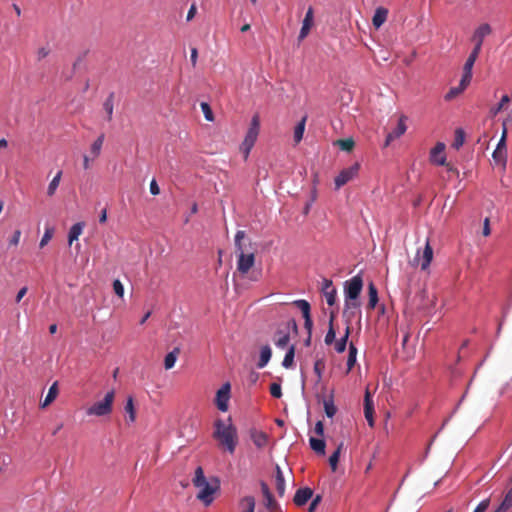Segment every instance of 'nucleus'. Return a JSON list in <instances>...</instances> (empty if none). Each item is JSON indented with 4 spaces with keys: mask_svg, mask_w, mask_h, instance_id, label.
<instances>
[{
    "mask_svg": "<svg viewBox=\"0 0 512 512\" xmlns=\"http://www.w3.org/2000/svg\"><path fill=\"white\" fill-rule=\"evenodd\" d=\"M246 233L243 230L237 231L235 235V248L237 253V270L242 275L247 274L255 264V253L250 251L251 241L248 245L244 243Z\"/></svg>",
    "mask_w": 512,
    "mask_h": 512,
    "instance_id": "nucleus-1",
    "label": "nucleus"
},
{
    "mask_svg": "<svg viewBox=\"0 0 512 512\" xmlns=\"http://www.w3.org/2000/svg\"><path fill=\"white\" fill-rule=\"evenodd\" d=\"M214 427L213 437L229 453L233 454L238 442L236 428L232 424L226 425L221 419L215 421Z\"/></svg>",
    "mask_w": 512,
    "mask_h": 512,
    "instance_id": "nucleus-2",
    "label": "nucleus"
},
{
    "mask_svg": "<svg viewBox=\"0 0 512 512\" xmlns=\"http://www.w3.org/2000/svg\"><path fill=\"white\" fill-rule=\"evenodd\" d=\"M363 288V280L360 275H356L345 283V309L344 315L349 309L359 307L358 297Z\"/></svg>",
    "mask_w": 512,
    "mask_h": 512,
    "instance_id": "nucleus-3",
    "label": "nucleus"
},
{
    "mask_svg": "<svg viewBox=\"0 0 512 512\" xmlns=\"http://www.w3.org/2000/svg\"><path fill=\"white\" fill-rule=\"evenodd\" d=\"M193 484L199 489L198 499H200L205 506H208L213 501V494L215 493L218 486H212L207 482L202 467H197L195 470V476L193 478Z\"/></svg>",
    "mask_w": 512,
    "mask_h": 512,
    "instance_id": "nucleus-4",
    "label": "nucleus"
},
{
    "mask_svg": "<svg viewBox=\"0 0 512 512\" xmlns=\"http://www.w3.org/2000/svg\"><path fill=\"white\" fill-rule=\"evenodd\" d=\"M114 399L115 391L111 390L105 394L101 401H97L87 408L86 414L97 417L110 415L113 411Z\"/></svg>",
    "mask_w": 512,
    "mask_h": 512,
    "instance_id": "nucleus-5",
    "label": "nucleus"
},
{
    "mask_svg": "<svg viewBox=\"0 0 512 512\" xmlns=\"http://www.w3.org/2000/svg\"><path fill=\"white\" fill-rule=\"evenodd\" d=\"M290 329L297 332L298 327L295 320L291 319L278 325L274 335V343L279 348H284L290 340Z\"/></svg>",
    "mask_w": 512,
    "mask_h": 512,
    "instance_id": "nucleus-6",
    "label": "nucleus"
},
{
    "mask_svg": "<svg viewBox=\"0 0 512 512\" xmlns=\"http://www.w3.org/2000/svg\"><path fill=\"white\" fill-rule=\"evenodd\" d=\"M359 170L360 164L357 162L351 165L350 167L341 170L334 180L335 188L340 189L349 181L353 180L358 175Z\"/></svg>",
    "mask_w": 512,
    "mask_h": 512,
    "instance_id": "nucleus-7",
    "label": "nucleus"
},
{
    "mask_svg": "<svg viewBox=\"0 0 512 512\" xmlns=\"http://www.w3.org/2000/svg\"><path fill=\"white\" fill-rule=\"evenodd\" d=\"M432 259H433V249H432L429 241L427 240L422 254H420V250H418L415 258L411 261V265L412 266L420 265L422 270H426L429 267Z\"/></svg>",
    "mask_w": 512,
    "mask_h": 512,
    "instance_id": "nucleus-8",
    "label": "nucleus"
},
{
    "mask_svg": "<svg viewBox=\"0 0 512 512\" xmlns=\"http://www.w3.org/2000/svg\"><path fill=\"white\" fill-rule=\"evenodd\" d=\"M444 150L445 144L438 142L430 152V161L440 166L446 165ZM447 167L449 171L457 172V170L453 169L449 164H447Z\"/></svg>",
    "mask_w": 512,
    "mask_h": 512,
    "instance_id": "nucleus-9",
    "label": "nucleus"
},
{
    "mask_svg": "<svg viewBox=\"0 0 512 512\" xmlns=\"http://www.w3.org/2000/svg\"><path fill=\"white\" fill-rule=\"evenodd\" d=\"M230 384L225 383L222 385V387L217 391L216 398H215V404L217 408L222 411L226 412L228 410V402L230 399Z\"/></svg>",
    "mask_w": 512,
    "mask_h": 512,
    "instance_id": "nucleus-10",
    "label": "nucleus"
},
{
    "mask_svg": "<svg viewBox=\"0 0 512 512\" xmlns=\"http://www.w3.org/2000/svg\"><path fill=\"white\" fill-rule=\"evenodd\" d=\"M407 116L406 115H401L399 117V120H398V123H397V126L394 130H392L390 133L387 134L386 136V139H385V143H384V147H388L392 141L400 138L407 130V125H406V121H407Z\"/></svg>",
    "mask_w": 512,
    "mask_h": 512,
    "instance_id": "nucleus-11",
    "label": "nucleus"
},
{
    "mask_svg": "<svg viewBox=\"0 0 512 512\" xmlns=\"http://www.w3.org/2000/svg\"><path fill=\"white\" fill-rule=\"evenodd\" d=\"M294 305L297 306L301 310L303 318L305 320L304 327H305V329L308 330L309 334H311L313 322H312L311 315H310L311 307H310L309 302L304 299H300V300L294 301Z\"/></svg>",
    "mask_w": 512,
    "mask_h": 512,
    "instance_id": "nucleus-12",
    "label": "nucleus"
},
{
    "mask_svg": "<svg viewBox=\"0 0 512 512\" xmlns=\"http://www.w3.org/2000/svg\"><path fill=\"white\" fill-rule=\"evenodd\" d=\"M313 23H314V11H313L312 7H309L305 14V17L303 19V22H302V27H301V30H300V33L298 36L299 42H301L308 36V34L313 26Z\"/></svg>",
    "mask_w": 512,
    "mask_h": 512,
    "instance_id": "nucleus-13",
    "label": "nucleus"
},
{
    "mask_svg": "<svg viewBox=\"0 0 512 512\" xmlns=\"http://www.w3.org/2000/svg\"><path fill=\"white\" fill-rule=\"evenodd\" d=\"M322 291L326 298V302L329 306H333L336 302L337 291L333 287V283L330 279H324L322 283Z\"/></svg>",
    "mask_w": 512,
    "mask_h": 512,
    "instance_id": "nucleus-14",
    "label": "nucleus"
},
{
    "mask_svg": "<svg viewBox=\"0 0 512 512\" xmlns=\"http://www.w3.org/2000/svg\"><path fill=\"white\" fill-rule=\"evenodd\" d=\"M373 414H374L373 400H372V396H371L369 390L367 389L365 392V397H364V415H365V418L370 427L374 426Z\"/></svg>",
    "mask_w": 512,
    "mask_h": 512,
    "instance_id": "nucleus-15",
    "label": "nucleus"
},
{
    "mask_svg": "<svg viewBox=\"0 0 512 512\" xmlns=\"http://www.w3.org/2000/svg\"><path fill=\"white\" fill-rule=\"evenodd\" d=\"M313 496V490L309 487L300 488L296 491L293 501L297 507L304 506Z\"/></svg>",
    "mask_w": 512,
    "mask_h": 512,
    "instance_id": "nucleus-16",
    "label": "nucleus"
},
{
    "mask_svg": "<svg viewBox=\"0 0 512 512\" xmlns=\"http://www.w3.org/2000/svg\"><path fill=\"white\" fill-rule=\"evenodd\" d=\"M477 58L474 55H469L467 58L464 67H463V75H462V84L469 85L472 79V69L475 64Z\"/></svg>",
    "mask_w": 512,
    "mask_h": 512,
    "instance_id": "nucleus-17",
    "label": "nucleus"
},
{
    "mask_svg": "<svg viewBox=\"0 0 512 512\" xmlns=\"http://www.w3.org/2000/svg\"><path fill=\"white\" fill-rule=\"evenodd\" d=\"M259 130H260V119H259L258 115H254L252 117L250 127L246 133L245 138L248 140H251L253 142H256L257 137L259 135Z\"/></svg>",
    "mask_w": 512,
    "mask_h": 512,
    "instance_id": "nucleus-18",
    "label": "nucleus"
},
{
    "mask_svg": "<svg viewBox=\"0 0 512 512\" xmlns=\"http://www.w3.org/2000/svg\"><path fill=\"white\" fill-rule=\"evenodd\" d=\"M275 470H276L275 471V479H274L275 489H276L277 494L280 497H282L285 494V479H284V475H283V472H282V470H281L279 465H276Z\"/></svg>",
    "mask_w": 512,
    "mask_h": 512,
    "instance_id": "nucleus-19",
    "label": "nucleus"
},
{
    "mask_svg": "<svg viewBox=\"0 0 512 512\" xmlns=\"http://www.w3.org/2000/svg\"><path fill=\"white\" fill-rule=\"evenodd\" d=\"M261 491L264 497V505L268 510L276 508V501L274 500L268 485L265 482H261Z\"/></svg>",
    "mask_w": 512,
    "mask_h": 512,
    "instance_id": "nucleus-20",
    "label": "nucleus"
},
{
    "mask_svg": "<svg viewBox=\"0 0 512 512\" xmlns=\"http://www.w3.org/2000/svg\"><path fill=\"white\" fill-rule=\"evenodd\" d=\"M491 33V27L489 24L484 23L480 25L474 32L472 40L477 43L483 44L484 38Z\"/></svg>",
    "mask_w": 512,
    "mask_h": 512,
    "instance_id": "nucleus-21",
    "label": "nucleus"
},
{
    "mask_svg": "<svg viewBox=\"0 0 512 512\" xmlns=\"http://www.w3.org/2000/svg\"><path fill=\"white\" fill-rule=\"evenodd\" d=\"M388 10L384 7H378L372 18L373 26L378 29L380 28L387 19Z\"/></svg>",
    "mask_w": 512,
    "mask_h": 512,
    "instance_id": "nucleus-22",
    "label": "nucleus"
},
{
    "mask_svg": "<svg viewBox=\"0 0 512 512\" xmlns=\"http://www.w3.org/2000/svg\"><path fill=\"white\" fill-rule=\"evenodd\" d=\"M85 227L84 222H78L72 225L68 233V244L72 245V243L78 240L79 236L82 234L83 229Z\"/></svg>",
    "mask_w": 512,
    "mask_h": 512,
    "instance_id": "nucleus-23",
    "label": "nucleus"
},
{
    "mask_svg": "<svg viewBox=\"0 0 512 512\" xmlns=\"http://www.w3.org/2000/svg\"><path fill=\"white\" fill-rule=\"evenodd\" d=\"M271 356H272V350H271L270 346L269 345L262 346L261 350H260V357H259V361L257 363V367L259 369L264 368L270 361Z\"/></svg>",
    "mask_w": 512,
    "mask_h": 512,
    "instance_id": "nucleus-24",
    "label": "nucleus"
},
{
    "mask_svg": "<svg viewBox=\"0 0 512 512\" xmlns=\"http://www.w3.org/2000/svg\"><path fill=\"white\" fill-rule=\"evenodd\" d=\"M251 439L258 448H263L268 443L267 434L262 431L254 430L251 432Z\"/></svg>",
    "mask_w": 512,
    "mask_h": 512,
    "instance_id": "nucleus-25",
    "label": "nucleus"
},
{
    "mask_svg": "<svg viewBox=\"0 0 512 512\" xmlns=\"http://www.w3.org/2000/svg\"><path fill=\"white\" fill-rule=\"evenodd\" d=\"M57 395H58V383L54 382L50 386L48 393H47L44 401L41 404V407L42 408L47 407L49 404H51L56 399Z\"/></svg>",
    "mask_w": 512,
    "mask_h": 512,
    "instance_id": "nucleus-26",
    "label": "nucleus"
},
{
    "mask_svg": "<svg viewBox=\"0 0 512 512\" xmlns=\"http://www.w3.org/2000/svg\"><path fill=\"white\" fill-rule=\"evenodd\" d=\"M179 353H180V349L178 347H176L165 356L164 367L166 370L172 369L174 367Z\"/></svg>",
    "mask_w": 512,
    "mask_h": 512,
    "instance_id": "nucleus-27",
    "label": "nucleus"
},
{
    "mask_svg": "<svg viewBox=\"0 0 512 512\" xmlns=\"http://www.w3.org/2000/svg\"><path fill=\"white\" fill-rule=\"evenodd\" d=\"M309 443H310L311 449L315 453L320 454V455H324L325 454L326 444H325V441L323 439H317V438L311 437L309 439Z\"/></svg>",
    "mask_w": 512,
    "mask_h": 512,
    "instance_id": "nucleus-28",
    "label": "nucleus"
},
{
    "mask_svg": "<svg viewBox=\"0 0 512 512\" xmlns=\"http://www.w3.org/2000/svg\"><path fill=\"white\" fill-rule=\"evenodd\" d=\"M368 295H369V301L367 308L369 310H373L376 307V304L378 302V292L373 283H370L368 286Z\"/></svg>",
    "mask_w": 512,
    "mask_h": 512,
    "instance_id": "nucleus-29",
    "label": "nucleus"
},
{
    "mask_svg": "<svg viewBox=\"0 0 512 512\" xmlns=\"http://www.w3.org/2000/svg\"><path fill=\"white\" fill-rule=\"evenodd\" d=\"M104 143V134H101L91 145L90 153L92 155V159H96L99 157L101 153V149Z\"/></svg>",
    "mask_w": 512,
    "mask_h": 512,
    "instance_id": "nucleus-30",
    "label": "nucleus"
},
{
    "mask_svg": "<svg viewBox=\"0 0 512 512\" xmlns=\"http://www.w3.org/2000/svg\"><path fill=\"white\" fill-rule=\"evenodd\" d=\"M356 357H357V348L351 342L349 344V352H348V359H347V371H346V374H348L352 370V368L354 367V365L356 363Z\"/></svg>",
    "mask_w": 512,
    "mask_h": 512,
    "instance_id": "nucleus-31",
    "label": "nucleus"
},
{
    "mask_svg": "<svg viewBox=\"0 0 512 512\" xmlns=\"http://www.w3.org/2000/svg\"><path fill=\"white\" fill-rule=\"evenodd\" d=\"M61 177H62V171L60 170L50 181V183L47 187V196L52 197L56 193V190L59 187V184L61 181Z\"/></svg>",
    "mask_w": 512,
    "mask_h": 512,
    "instance_id": "nucleus-32",
    "label": "nucleus"
},
{
    "mask_svg": "<svg viewBox=\"0 0 512 512\" xmlns=\"http://www.w3.org/2000/svg\"><path fill=\"white\" fill-rule=\"evenodd\" d=\"M351 328L347 325L344 336L335 342V350L338 353H342L345 351L347 346L348 337L350 335Z\"/></svg>",
    "mask_w": 512,
    "mask_h": 512,
    "instance_id": "nucleus-33",
    "label": "nucleus"
},
{
    "mask_svg": "<svg viewBox=\"0 0 512 512\" xmlns=\"http://www.w3.org/2000/svg\"><path fill=\"white\" fill-rule=\"evenodd\" d=\"M512 510V488L507 492L505 498L495 512H507Z\"/></svg>",
    "mask_w": 512,
    "mask_h": 512,
    "instance_id": "nucleus-34",
    "label": "nucleus"
},
{
    "mask_svg": "<svg viewBox=\"0 0 512 512\" xmlns=\"http://www.w3.org/2000/svg\"><path fill=\"white\" fill-rule=\"evenodd\" d=\"M103 108L107 114V120L111 121L114 110V94L111 93L103 103Z\"/></svg>",
    "mask_w": 512,
    "mask_h": 512,
    "instance_id": "nucleus-35",
    "label": "nucleus"
},
{
    "mask_svg": "<svg viewBox=\"0 0 512 512\" xmlns=\"http://www.w3.org/2000/svg\"><path fill=\"white\" fill-rule=\"evenodd\" d=\"M242 512H254L255 499L253 496H246L240 502Z\"/></svg>",
    "mask_w": 512,
    "mask_h": 512,
    "instance_id": "nucleus-36",
    "label": "nucleus"
},
{
    "mask_svg": "<svg viewBox=\"0 0 512 512\" xmlns=\"http://www.w3.org/2000/svg\"><path fill=\"white\" fill-rule=\"evenodd\" d=\"M333 321H334V315L332 313L330 316V320H329V329H328V331L325 335V339H324V342L326 345H331L335 341V338H336V333H335V330L333 327Z\"/></svg>",
    "mask_w": 512,
    "mask_h": 512,
    "instance_id": "nucleus-37",
    "label": "nucleus"
},
{
    "mask_svg": "<svg viewBox=\"0 0 512 512\" xmlns=\"http://www.w3.org/2000/svg\"><path fill=\"white\" fill-rule=\"evenodd\" d=\"M464 142L465 132L461 128L456 129L452 147L456 150H459L463 146Z\"/></svg>",
    "mask_w": 512,
    "mask_h": 512,
    "instance_id": "nucleus-38",
    "label": "nucleus"
},
{
    "mask_svg": "<svg viewBox=\"0 0 512 512\" xmlns=\"http://www.w3.org/2000/svg\"><path fill=\"white\" fill-rule=\"evenodd\" d=\"M294 356H295V346L292 345L289 347L288 351L285 354V357L282 361V366L284 368H291L294 363Z\"/></svg>",
    "mask_w": 512,
    "mask_h": 512,
    "instance_id": "nucleus-39",
    "label": "nucleus"
},
{
    "mask_svg": "<svg viewBox=\"0 0 512 512\" xmlns=\"http://www.w3.org/2000/svg\"><path fill=\"white\" fill-rule=\"evenodd\" d=\"M306 117H303L302 120L296 125L294 129V141L295 143H299L304 134L305 130Z\"/></svg>",
    "mask_w": 512,
    "mask_h": 512,
    "instance_id": "nucleus-40",
    "label": "nucleus"
},
{
    "mask_svg": "<svg viewBox=\"0 0 512 512\" xmlns=\"http://www.w3.org/2000/svg\"><path fill=\"white\" fill-rule=\"evenodd\" d=\"M343 443L341 442L336 450L332 453V455L329 457V464L332 469V471H335L337 469V464L339 461L340 453L343 448Z\"/></svg>",
    "mask_w": 512,
    "mask_h": 512,
    "instance_id": "nucleus-41",
    "label": "nucleus"
},
{
    "mask_svg": "<svg viewBox=\"0 0 512 512\" xmlns=\"http://www.w3.org/2000/svg\"><path fill=\"white\" fill-rule=\"evenodd\" d=\"M125 411L129 415V422L133 423L136 419V410L134 407V400L131 396L127 399Z\"/></svg>",
    "mask_w": 512,
    "mask_h": 512,
    "instance_id": "nucleus-42",
    "label": "nucleus"
},
{
    "mask_svg": "<svg viewBox=\"0 0 512 512\" xmlns=\"http://www.w3.org/2000/svg\"><path fill=\"white\" fill-rule=\"evenodd\" d=\"M324 411L327 417L332 418L336 412L337 408L334 405L333 399L324 400Z\"/></svg>",
    "mask_w": 512,
    "mask_h": 512,
    "instance_id": "nucleus-43",
    "label": "nucleus"
},
{
    "mask_svg": "<svg viewBox=\"0 0 512 512\" xmlns=\"http://www.w3.org/2000/svg\"><path fill=\"white\" fill-rule=\"evenodd\" d=\"M324 369L325 361L323 359H317L313 367L314 373L317 375V382L321 381Z\"/></svg>",
    "mask_w": 512,
    "mask_h": 512,
    "instance_id": "nucleus-44",
    "label": "nucleus"
},
{
    "mask_svg": "<svg viewBox=\"0 0 512 512\" xmlns=\"http://www.w3.org/2000/svg\"><path fill=\"white\" fill-rule=\"evenodd\" d=\"M468 85H463L462 84V80L460 81V84L458 87H453L451 88L448 93L446 94L445 96V99L446 100H451L453 99L454 97H456L457 95H459L461 92H463L465 90V88L467 87Z\"/></svg>",
    "mask_w": 512,
    "mask_h": 512,
    "instance_id": "nucleus-45",
    "label": "nucleus"
},
{
    "mask_svg": "<svg viewBox=\"0 0 512 512\" xmlns=\"http://www.w3.org/2000/svg\"><path fill=\"white\" fill-rule=\"evenodd\" d=\"M510 97L508 95H503L501 100H500V103L493 107L491 110H490V113L493 115V116H496L502 109L505 105H507L509 102H510Z\"/></svg>",
    "mask_w": 512,
    "mask_h": 512,
    "instance_id": "nucleus-46",
    "label": "nucleus"
},
{
    "mask_svg": "<svg viewBox=\"0 0 512 512\" xmlns=\"http://www.w3.org/2000/svg\"><path fill=\"white\" fill-rule=\"evenodd\" d=\"M200 107L205 119L209 122H212L214 120V115L210 105L207 102H201Z\"/></svg>",
    "mask_w": 512,
    "mask_h": 512,
    "instance_id": "nucleus-47",
    "label": "nucleus"
},
{
    "mask_svg": "<svg viewBox=\"0 0 512 512\" xmlns=\"http://www.w3.org/2000/svg\"><path fill=\"white\" fill-rule=\"evenodd\" d=\"M54 233V229L51 227H48L45 229L44 235L42 236V239L40 240L39 246L40 248H43L48 244V242L52 239Z\"/></svg>",
    "mask_w": 512,
    "mask_h": 512,
    "instance_id": "nucleus-48",
    "label": "nucleus"
},
{
    "mask_svg": "<svg viewBox=\"0 0 512 512\" xmlns=\"http://www.w3.org/2000/svg\"><path fill=\"white\" fill-rule=\"evenodd\" d=\"M493 159L495 162L497 163H501L505 166L506 164V151L504 150H497L495 149V151L493 152Z\"/></svg>",
    "mask_w": 512,
    "mask_h": 512,
    "instance_id": "nucleus-49",
    "label": "nucleus"
},
{
    "mask_svg": "<svg viewBox=\"0 0 512 512\" xmlns=\"http://www.w3.org/2000/svg\"><path fill=\"white\" fill-rule=\"evenodd\" d=\"M254 144H255V142L244 138V140H243V142L241 144L240 149L243 151L245 159L248 157V155H249L252 147L254 146Z\"/></svg>",
    "mask_w": 512,
    "mask_h": 512,
    "instance_id": "nucleus-50",
    "label": "nucleus"
},
{
    "mask_svg": "<svg viewBox=\"0 0 512 512\" xmlns=\"http://www.w3.org/2000/svg\"><path fill=\"white\" fill-rule=\"evenodd\" d=\"M340 148L344 151H351L354 147V141L351 138L342 139L338 141Z\"/></svg>",
    "mask_w": 512,
    "mask_h": 512,
    "instance_id": "nucleus-51",
    "label": "nucleus"
},
{
    "mask_svg": "<svg viewBox=\"0 0 512 512\" xmlns=\"http://www.w3.org/2000/svg\"><path fill=\"white\" fill-rule=\"evenodd\" d=\"M506 139H507V128H506L505 124H503L502 135H501V138L496 147L497 150L506 151Z\"/></svg>",
    "mask_w": 512,
    "mask_h": 512,
    "instance_id": "nucleus-52",
    "label": "nucleus"
},
{
    "mask_svg": "<svg viewBox=\"0 0 512 512\" xmlns=\"http://www.w3.org/2000/svg\"><path fill=\"white\" fill-rule=\"evenodd\" d=\"M270 394L274 397V398H281L282 396V389H281V385L278 384V383H272L270 385Z\"/></svg>",
    "mask_w": 512,
    "mask_h": 512,
    "instance_id": "nucleus-53",
    "label": "nucleus"
},
{
    "mask_svg": "<svg viewBox=\"0 0 512 512\" xmlns=\"http://www.w3.org/2000/svg\"><path fill=\"white\" fill-rule=\"evenodd\" d=\"M113 290L115 292V294L119 297H123L124 295V287H123V284L121 283L120 280L116 279L114 280L113 282Z\"/></svg>",
    "mask_w": 512,
    "mask_h": 512,
    "instance_id": "nucleus-54",
    "label": "nucleus"
},
{
    "mask_svg": "<svg viewBox=\"0 0 512 512\" xmlns=\"http://www.w3.org/2000/svg\"><path fill=\"white\" fill-rule=\"evenodd\" d=\"M490 505V499H484L482 500L474 509L473 512H485Z\"/></svg>",
    "mask_w": 512,
    "mask_h": 512,
    "instance_id": "nucleus-55",
    "label": "nucleus"
},
{
    "mask_svg": "<svg viewBox=\"0 0 512 512\" xmlns=\"http://www.w3.org/2000/svg\"><path fill=\"white\" fill-rule=\"evenodd\" d=\"M321 500H322L321 495H316V496L312 499V501H311V503H310V506H309V509H308V511H307V512H314V510L317 508V506H318V504L321 502Z\"/></svg>",
    "mask_w": 512,
    "mask_h": 512,
    "instance_id": "nucleus-56",
    "label": "nucleus"
},
{
    "mask_svg": "<svg viewBox=\"0 0 512 512\" xmlns=\"http://www.w3.org/2000/svg\"><path fill=\"white\" fill-rule=\"evenodd\" d=\"M20 237H21V231L20 230H15L11 239H10V245L12 246H17L19 244V241H20Z\"/></svg>",
    "mask_w": 512,
    "mask_h": 512,
    "instance_id": "nucleus-57",
    "label": "nucleus"
},
{
    "mask_svg": "<svg viewBox=\"0 0 512 512\" xmlns=\"http://www.w3.org/2000/svg\"><path fill=\"white\" fill-rule=\"evenodd\" d=\"M150 193L152 195H158L160 193V188L156 182L155 179H153L151 182H150Z\"/></svg>",
    "mask_w": 512,
    "mask_h": 512,
    "instance_id": "nucleus-58",
    "label": "nucleus"
},
{
    "mask_svg": "<svg viewBox=\"0 0 512 512\" xmlns=\"http://www.w3.org/2000/svg\"><path fill=\"white\" fill-rule=\"evenodd\" d=\"M27 291H28V288L26 286L22 287L16 295L15 302L19 303L23 299V297L27 294Z\"/></svg>",
    "mask_w": 512,
    "mask_h": 512,
    "instance_id": "nucleus-59",
    "label": "nucleus"
},
{
    "mask_svg": "<svg viewBox=\"0 0 512 512\" xmlns=\"http://www.w3.org/2000/svg\"><path fill=\"white\" fill-rule=\"evenodd\" d=\"M314 431H315V433H316L318 436H323V434H324V424H323V422H322V421H318V422L315 424Z\"/></svg>",
    "mask_w": 512,
    "mask_h": 512,
    "instance_id": "nucleus-60",
    "label": "nucleus"
},
{
    "mask_svg": "<svg viewBox=\"0 0 512 512\" xmlns=\"http://www.w3.org/2000/svg\"><path fill=\"white\" fill-rule=\"evenodd\" d=\"M491 233V230H490V222H489V218H486L484 220V224H483V235L484 236H489Z\"/></svg>",
    "mask_w": 512,
    "mask_h": 512,
    "instance_id": "nucleus-61",
    "label": "nucleus"
},
{
    "mask_svg": "<svg viewBox=\"0 0 512 512\" xmlns=\"http://www.w3.org/2000/svg\"><path fill=\"white\" fill-rule=\"evenodd\" d=\"M481 47H482L481 43L475 42V46H474L472 52L470 53V55H474L476 58H478L479 53L481 51Z\"/></svg>",
    "mask_w": 512,
    "mask_h": 512,
    "instance_id": "nucleus-62",
    "label": "nucleus"
},
{
    "mask_svg": "<svg viewBox=\"0 0 512 512\" xmlns=\"http://www.w3.org/2000/svg\"><path fill=\"white\" fill-rule=\"evenodd\" d=\"M197 56H198V52H197V49L196 48H192L191 49V62H192V65L195 66L196 65V62H197Z\"/></svg>",
    "mask_w": 512,
    "mask_h": 512,
    "instance_id": "nucleus-63",
    "label": "nucleus"
},
{
    "mask_svg": "<svg viewBox=\"0 0 512 512\" xmlns=\"http://www.w3.org/2000/svg\"><path fill=\"white\" fill-rule=\"evenodd\" d=\"M196 14V6L192 5L187 13V20L190 21Z\"/></svg>",
    "mask_w": 512,
    "mask_h": 512,
    "instance_id": "nucleus-64",
    "label": "nucleus"
}]
</instances>
